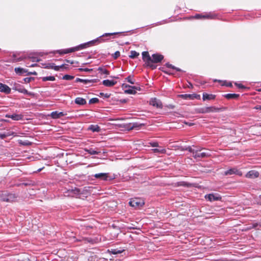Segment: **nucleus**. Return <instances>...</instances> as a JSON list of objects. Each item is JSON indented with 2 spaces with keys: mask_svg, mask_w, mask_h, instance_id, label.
<instances>
[{
  "mask_svg": "<svg viewBox=\"0 0 261 261\" xmlns=\"http://www.w3.org/2000/svg\"><path fill=\"white\" fill-rule=\"evenodd\" d=\"M200 150H196V152L193 156L195 159L205 158L211 156L210 151L200 152Z\"/></svg>",
  "mask_w": 261,
  "mask_h": 261,
  "instance_id": "nucleus-6",
  "label": "nucleus"
},
{
  "mask_svg": "<svg viewBox=\"0 0 261 261\" xmlns=\"http://www.w3.org/2000/svg\"><path fill=\"white\" fill-rule=\"evenodd\" d=\"M74 191H76L77 193H79V192H80V190L78 189H77V188H75Z\"/></svg>",
  "mask_w": 261,
  "mask_h": 261,
  "instance_id": "nucleus-57",
  "label": "nucleus"
},
{
  "mask_svg": "<svg viewBox=\"0 0 261 261\" xmlns=\"http://www.w3.org/2000/svg\"><path fill=\"white\" fill-rule=\"evenodd\" d=\"M80 70H81V71H86V72H89V71L92 70V69H89V68H80Z\"/></svg>",
  "mask_w": 261,
  "mask_h": 261,
  "instance_id": "nucleus-43",
  "label": "nucleus"
},
{
  "mask_svg": "<svg viewBox=\"0 0 261 261\" xmlns=\"http://www.w3.org/2000/svg\"><path fill=\"white\" fill-rule=\"evenodd\" d=\"M41 170V169H39L38 171H40Z\"/></svg>",
  "mask_w": 261,
  "mask_h": 261,
  "instance_id": "nucleus-62",
  "label": "nucleus"
},
{
  "mask_svg": "<svg viewBox=\"0 0 261 261\" xmlns=\"http://www.w3.org/2000/svg\"><path fill=\"white\" fill-rule=\"evenodd\" d=\"M236 85H237V87H238L239 88H241V89H243V88H245V86H243L242 84H236Z\"/></svg>",
  "mask_w": 261,
  "mask_h": 261,
  "instance_id": "nucleus-46",
  "label": "nucleus"
},
{
  "mask_svg": "<svg viewBox=\"0 0 261 261\" xmlns=\"http://www.w3.org/2000/svg\"><path fill=\"white\" fill-rule=\"evenodd\" d=\"M18 91L23 94H27L28 90L23 88H21L17 89Z\"/></svg>",
  "mask_w": 261,
  "mask_h": 261,
  "instance_id": "nucleus-38",
  "label": "nucleus"
},
{
  "mask_svg": "<svg viewBox=\"0 0 261 261\" xmlns=\"http://www.w3.org/2000/svg\"><path fill=\"white\" fill-rule=\"evenodd\" d=\"M17 199L15 194L3 191L0 193V200L6 202H13Z\"/></svg>",
  "mask_w": 261,
  "mask_h": 261,
  "instance_id": "nucleus-2",
  "label": "nucleus"
},
{
  "mask_svg": "<svg viewBox=\"0 0 261 261\" xmlns=\"http://www.w3.org/2000/svg\"><path fill=\"white\" fill-rule=\"evenodd\" d=\"M68 68V65L62 64L60 66H59V71L60 69H67Z\"/></svg>",
  "mask_w": 261,
  "mask_h": 261,
  "instance_id": "nucleus-41",
  "label": "nucleus"
},
{
  "mask_svg": "<svg viewBox=\"0 0 261 261\" xmlns=\"http://www.w3.org/2000/svg\"><path fill=\"white\" fill-rule=\"evenodd\" d=\"M139 55V54L135 50H132L130 51V55L129 56V58L132 59H135Z\"/></svg>",
  "mask_w": 261,
  "mask_h": 261,
  "instance_id": "nucleus-32",
  "label": "nucleus"
},
{
  "mask_svg": "<svg viewBox=\"0 0 261 261\" xmlns=\"http://www.w3.org/2000/svg\"><path fill=\"white\" fill-rule=\"evenodd\" d=\"M151 64L159 63L162 61L164 58V56L162 55L154 54L152 55Z\"/></svg>",
  "mask_w": 261,
  "mask_h": 261,
  "instance_id": "nucleus-12",
  "label": "nucleus"
},
{
  "mask_svg": "<svg viewBox=\"0 0 261 261\" xmlns=\"http://www.w3.org/2000/svg\"><path fill=\"white\" fill-rule=\"evenodd\" d=\"M97 71H98L99 73H100L101 74H104L108 75L110 74L109 71L103 67H99L97 69Z\"/></svg>",
  "mask_w": 261,
  "mask_h": 261,
  "instance_id": "nucleus-26",
  "label": "nucleus"
},
{
  "mask_svg": "<svg viewBox=\"0 0 261 261\" xmlns=\"http://www.w3.org/2000/svg\"><path fill=\"white\" fill-rule=\"evenodd\" d=\"M100 95L101 96H104L106 98H109L110 96L108 93L104 94L103 93H100Z\"/></svg>",
  "mask_w": 261,
  "mask_h": 261,
  "instance_id": "nucleus-47",
  "label": "nucleus"
},
{
  "mask_svg": "<svg viewBox=\"0 0 261 261\" xmlns=\"http://www.w3.org/2000/svg\"><path fill=\"white\" fill-rule=\"evenodd\" d=\"M140 88L135 86L129 87V88L125 90V93L129 94H135L136 93V90H139Z\"/></svg>",
  "mask_w": 261,
  "mask_h": 261,
  "instance_id": "nucleus-18",
  "label": "nucleus"
},
{
  "mask_svg": "<svg viewBox=\"0 0 261 261\" xmlns=\"http://www.w3.org/2000/svg\"><path fill=\"white\" fill-rule=\"evenodd\" d=\"M37 65H38L37 64L35 63V64H31L30 65H27V66H28V67H36Z\"/></svg>",
  "mask_w": 261,
  "mask_h": 261,
  "instance_id": "nucleus-53",
  "label": "nucleus"
},
{
  "mask_svg": "<svg viewBox=\"0 0 261 261\" xmlns=\"http://www.w3.org/2000/svg\"><path fill=\"white\" fill-rule=\"evenodd\" d=\"M205 197L206 199L210 201L219 200L221 199V197L219 195H215L213 194H209L208 195H206Z\"/></svg>",
  "mask_w": 261,
  "mask_h": 261,
  "instance_id": "nucleus-15",
  "label": "nucleus"
},
{
  "mask_svg": "<svg viewBox=\"0 0 261 261\" xmlns=\"http://www.w3.org/2000/svg\"><path fill=\"white\" fill-rule=\"evenodd\" d=\"M114 78H115V79H118V77H116V76H115V77H114Z\"/></svg>",
  "mask_w": 261,
  "mask_h": 261,
  "instance_id": "nucleus-63",
  "label": "nucleus"
},
{
  "mask_svg": "<svg viewBox=\"0 0 261 261\" xmlns=\"http://www.w3.org/2000/svg\"><path fill=\"white\" fill-rule=\"evenodd\" d=\"M42 80L43 82H46L47 81H55V77L54 76H44L42 77Z\"/></svg>",
  "mask_w": 261,
  "mask_h": 261,
  "instance_id": "nucleus-31",
  "label": "nucleus"
},
{
  "mask_svg": "<svg viewBox=\"0 0 261 261\" xmlns=\"http://www.w3.org/2000/svg\"><path fill=\"white\" fill-rule=\"evenodd\" d=\"M196 97H194V99L196 98V99H199L200 98V95H197L196 94Z\"/></svg>",
  "mask_w": 261,
  "mask_h": 261,
  "instance_id": "nucleus-55",
  "label": "nucleus"
},
{
  "mask_svg": "<svg viewBox=\"0 0 261 261\" xmlns=\"http://www.w3.org/2000/svg\"><path fill=\"white\" fill-rule=\"evenodd\" d=\"M14 70L16 73L19 74H22L24 73L28 72V70L20 67L15 68Z\"/></svg>",
  "mask_w": 261,
  "mask_h": 261,
  "instance_id": "nucleus-25",
  "label": "nucleus"
},
{
  "mask_svg": "<svg viewBox=\"0 0 261 261\" xmlns=\"http://www.w3.org/2000/svg\"><path fill=\"white\" fill-rule=\"evenodd\" d=\"M217 17V15L213 13L210 12L208 13H206L205 14H196L195 16V18L197 19H215Z\"/></svg>",
  "mask_w": 261,
  "mask_h": 261,
  "instance_id": "nucleus-8",
  "label": "nucleus"
},
{
  "mask_svg": "<svg viewBox=\"0 0 261 261\" xmlns=\"http://www.w3.org/2000/svg\"><path fill=\"white\" fill-rule=\"evenodd\" d=\"M11 88L7 85L0 83V92L5 94H9L11 92Z\"/></svg>",
  "mask_w": 261,
  "mask_h": 261,
  "instance_id": "nucleus-16",
  "label": "nucleus"
},
{
  "mask_svg": "<svg viewBox=\"0 0 261 261\" xmlns=\"http://www.w3.org/2000/svg\"><path fill=\"white\" fill-rule=\"evenodd\" d=\"M27 57H21L17 59H14V62H18V61H21L23 59H26Z\"/></svg>",
  "mask_w": 261,
  "mask_h": 261,
  "instance_id": "nucleus-42",
  "label": "nucleus"
},
{
  "mask_svg": "<svg viewBox=\"0 0 261 261\" xmlns=\"http://www.w3.org/2000/svg\"><path fill=\"white\" fill-rule=\"evenodd\" d=\"M162 24V23H161V22H158L157 23H155V25H158V24Z\"/></svg>",
  "mask_w": 261,
  "mask_h": 261,
  "instance_id": "nucleus-60",
  "label": "nucleus"
},
{
  "mask_svg": "<svg viewBox=\"0 0 261 261\" xmlns=\"http://www.w3.org/2000/svg\"><path fill=\"white\" fill-rule=\"evenodd\" d=\"M152 150L154 153H165L166 152V149L163 148H154Z\"/></svg>",
  "mask_w": 261,
  "mask_h": 261,
  "instance_id": "nucleus-30",
  "label": "nucleus"
},
{
  "mask_svg": "<svg viewBox=\"0 0 261 261\" xmlns=\"http://www.w3.org/2000/svg\"><path fill=\"white\" fill-rule=\"evenodd\" d=\"M228 86H231V83L228 84Z\"/></svg>",
  "mask_w": 261,
  "mask_h": 261,
  "instance_id": "nucleus-61",
  "label": "nucleus"
},
{
  "mask_svg": "<svg viewBox=\"0 0 261 261\" xmlns=\"http://www.w3.org/2000/svg\"><path fill=\"white\" fill-rule=\"evenodd\" d=\"M254 109H256V110H261V106L257 105L254 108Z\"/></svg>",
  "mask_w": 261,
  "mask_h": 261,
  "instance_id": "nucleus-51",
  "label": "nucleus"
},
{
  "mask_svg": "<svg viewBox=\"0 0 261 261\" xmlns=\"http://www.w3.org/2000/svg\"><path fill=\"white\" fill-rule=\"evenodd\" d=\"M92 81L90 80L82 79H80V78H76L75 80V82H76V83L81 82V83H84L86 84L91 83Z\"/></svg>",
  "mask_w": 261,
  "mask_h": 261,
  "instance_id": "nucleus-29",
  "label": "nucleus"
},
{
  "mask_svg": "<svg viewBox=\"0 0 261 261\" xmlns=\"http://www.w3.org/2000/svg\"><path fill=\"white\" fill-rule=\"evenodd\" d=\"M85 151L91 155L98 154L100 153L99 151H97L96 150H94L92 148H89V149L85 148Z\"/></svg>",
  "mask_w": 261,
  "mask_h": 261,
  "instance_id": "nucleus-27",
  "label": "nucleus"
},
{
  "mask_svg": "<svg viewBox=\"0 0 261 261\" xmlns=\"http://www.w3.org/2000/svg\"><path fill=\"white\" fill-rule=\"evenodd\" d=\"M73 78H74L73 76L68 75V74H66L63 76L62 79L64 80H71L73 79Z\"/></svg>",
  "mask_w": 261,
  "mask_h": 261,
  "instance_id": "nucleus-34",
  "label": "nucleus"
},
{
  "mask_svg": "<svg viewBox=\"0 0 261 261\" xmlns=\"http://www.w3.org/2000/svg\"><path fill=\"white\" fill-rule=\"evenodd\" d=\"M120 56V53L119 51H116L113 55V57L116 59Z\"/></svg>",
  "mask_w": 261,
  "mask_h": 261,
  "instance_id": "nucleus-39",
  "label": "nucleus"
},
{
  "mask_svg": "<svg viewBox=\"0 0 261 261\" xmlns=\"http://www.w3.org/2000/svg\"><path fill=\"white\" fill-rule=\"evenodd\" d=\"M129 204L132 207H139L144 205V202L142 199L135 198L132 199L129 202Z\"/></svg>",
  "mask_w": 261,
  "mask_h": 261,
  "instance_id": "nucleus-4",
  "label": "nucleus"
},
{
  "mask_svg": "<svg viewBox=\"0 0 261 261\" xmlns=\"http://www.w3.org/2000/svg\"><path fill=\"white\" fill-rule=\"evenodd\" d=\"M186 150L189 151L191 153H192L193 156H194L195 152H196V150L193 149L191 146H189L187 147Z\"/></svg>",
  "mask_w": 261,
  "mask_h": 261,
  "instance_id": "nucleus-37",
  "label": "nucleus"
},
{
  "mask_svg": "<svg viewBox=\"0 0 261 261\" xmlns=\"http://www.w3.org/2000/svg\"><path fill=\"white\" fill-rule=\"evenodd\" d=\"M185 123L189 126H192L193 125V123H192L185 122Z\"/></svg>",
  "mask_w": 261,
  "mask_h": 261,
  "instance_id": "nucleus-56",
  "label": "nucleus"
},
{
  "mask_svg": "<svg viewBox=\"0 0 261 261\" xmlns=\"http://www.w3.org/2000/svg\"><path fill=\"white\" fill-rule=\"evenodd\" d=\"M108 173H100L94 174L93 176L96 178L106 181L108 180Z\"/></svg>",
  "mask_w": 261,
  "mask_h": 261,
  "instance_id": "nucleus-14",
  "label": "nucleus"
},
{
  "mask_svg": "<svg viewBox=\"0 0 261 261\" xmlns=\"http://www.w3.org/2000/svg\"><path fill=\"white\" fill-rule=\"evenodd\" d=\"M6 117L11 118L13 120L18 121V120H22L23 118V116L22 114H6Z\"/></svg>",
  "mask_w": 261,
  "mask_h": 261,
  "instance_id": "nucleus-13",
  "label": "nucleus"
},
{
  "mask_svg": "<svg viewBox=\"0 0 261 261\" xmlns=\"http://www.w3.org/2000/svg\"><path fill=\"white\" fill-rule=\"evenodd\" d=\"M259 173L256 170H250L248 171L245 175V177L248 178H255L259 176Z\"/></svg>",
  "mask_w": 261,
  "mask_h": 261,
  "instance_id": "nucleus-11",
  "label": "nucleus"
},
{
  "mask_svg": "<svg viewBox=\"0 0 261 261\" xmlns=\"http://www.w3.org/2000/svg\"><path fill=\"white\" fill-rule=\"evenodd\" d=\"M174 69H175L177 71H181V70L178 68H177L176 67H175Z\"/></svg>",
  "mask_w": 261,
  "mask_h": 261,
  "instance_id": "nucleus-54",
  "label": "nucleus"
},
{
  "mask_svg": "<svg viewBox=\"0 0 261 261\" xmlns=\"http://www.w3.org/2000/svg\"><path fill=\"white\" fill-rule=\"evenodd\" d=\"M216 98V95L214 94H209L206 93H203L202 94V99L203 101L206 100H213Z\"/></svg>",
  "mask_w": 261,
  "mask_h": 261,
  "instance_id": "nucleus-21",
  "label": "nucleus"
},
{
  "mask_svg": "<svg viewBox=\"0 0 261 261\" xmlns=\"http://www.w3.org/2000/svg\"><path fill=\"white\" fill-rule=\"evenodd\" d=\"M67 62L68 63H69L70 64H73V62L72 61H70L69 60H66Z\"/></svg>",
  "mask_w": 261,
  "mask_h": 261,
  "instance_id": "nucleus-58",
  "label": "nucleus"
},
{
  "mask_svg": "<svg viewBox=\"0 0 261 261\" xmlns=\"http://www.w3.org/2000/svg\"><path fill=\"white\" fill-rule=\"evenodd\" d=\"M150 144L151 146L152 147H158V146H159L158 143H157V142L150 143Z\"/></svg>",
  "mask_w": 261,
  "mask_h": 261,
  "instance_id": "nucleus-44",
  "label": "nucleus"
},
{
  "mask_svg": "<svg viewBox=\"0 0 261 261\" xmlns=\"http://www.w3.org/2000/svg\"><path fill=\"white\" fill-rule=\"evenodd\" d=\"M142 59L144 62H145V64L147 66L149 67L152 69H155L156 68V66L153 64H151V58L149 55L148 51H143L142 53Z\"/></svg>",
  "mask_w": 261,
  "mask_h": 261,
  "instance_id": "nucleus-3",
  "label": "nucleus"
},
{
  "mask_svg": "<svg viewBox=\"0 0 261 261\" xmlns=\"http://www.w3.org/2000/svg\"><path fill=\"white\" fill-rule=\"evenodd\" d=\"M233 174L241 176L242 175V172L237 168H232L225 171L224 173V175H231Z\"/></svg>",
  "mask_w": 261,
  "mask_h": 261,
  "instance_id": "nucleus-9",
  "label": "nucleus"
},
{
  "mask_svg": "<svg viewBox=\"0 0 261 261\" xmlns=\"http://www.w3.org/2000/svg\"><path fill=\"white\" fill-rule=\"evenodd\" d=\"M43 55V53L42 52L32 53L29 54L28 58L31 59L32 62H38L41 60L40 57H42Z\"/></svg>",
  "mask_w": 261,
  "mask_h": 261,
  "instance_id": "nucleus-5",
  "label": "nucleus"
},
{
  "mask_svg": "<svg viewBox=\"0 0 261 261\" xmlns=\"http://www.w3.org/2000/svg\"><path fill=\"white\" fill-rule=\"evenodd\" d=\"M74 102L76 104L79 105H84L86 103V99L80 97H76L75 99Z\"/></svg>",
  "mask_w": 261,
  "mask_h": 261,
  "instance_id": "nucleus-23",
  "label": "nucleus"
},
{
  "mask_svg": "<svg viewBox=\"0 0 261 261\" xmlns=\"http://www.w3.org/2000/svg\"><path fill=\"white\" fill-rule=\"evenodd\" d=\"M7 135L5 134H0V138L1 139H4L6 137Z\"/></svg>",
  "mask_w": 261,
  "mask_h": 261,
  "instance_id": "nucleus-50",
  "label": "nucleus"
},
{
  "mask_svg": "<svg viewBox=\"0 0 261 261\" xmlns=\"http://www.w3.org/2000/svg\"><path fill=\"white\" fill-rule=\"evenodd\" d=\"M66 115V114L63 112H59L58 111H54L51 113L50 116L53 119H58L61 117L64 116Z\"/></svg>",
  "mask_w": 261,
  "mask_h": 261,
  "instance_id": "nucleus-17",
  "label": "nucleus"
},
{
  "mask_svg": "<svg viewBox=\"0 0 261 261\" xmlns=\"http://www.w3.org/2000/svg\"><path fill=\"white\" fill-rule=\"evenodd\" d=\"M121 33H122L121 32H115V33H105L103 35H102L101 36H100L99 38H97L96 39L89 41L87 43L81 44H80L78 46H76L75 47H74L64 49L58 50L57 51V52L60 55L66 54H68L70 53H72V52H74L75 51L79 50L80 49H83L86 48L88 47L89 46V45H90V44H93L96 42L100 43V42H105L106 41L109 40V38L104 39H103V37H108V36H112V35H116V34H121Z\"/></svg>",
  "mask_w": 261,
  "mask_h": 261,
  "instance_id": "nucleus-1",
  "label": "nucleus"
},
{
  "mask_svg": "<svg viewBox=\"0 0 261 261\" xmlns=\"http://www.w3.org/2000/svg\"><path fill=\"white\" fill-rule=\"evenodd\" d=\"M259 224L257 223H254L252 224V227L256 228Z\"/></svg>",
  "mask_w": 261,
  "mask_h": 261,
  "instance_id": "nucleus-52",
  "label": "nucleus"
},
{
  "mask_svg": "<svg viewBox=\"0 0 261 261\" xmlns=\"http://www.w3.org/2000/svg\"><path fill=\"white\" fill-rule=\"evenodd\" d=\"M219 109L216 108L215 107H204V108H201L198 109V112L200 113H207L210 112H218L219 111Z\"/></svg>",
  "mask_w": 261,
  "mask_h": 261,
  "instance_id": "nucleus-7",
  "label": "nucleus"
},
{
  "mask_svg": "<svg viewBox=\"0 0 261 261\" xmlns=\"http://www.w3.org/2000/svg\"><path fill=\"white\" fill-rule=\"evenodd\" d=\"M27 74H28V75H36L37 74V72L36 71H34V72H28Z\"/></svg>",
  "mask_w": 261,
  "mask_h": 261,
  "instance_id": "nucleus-49",
  "label": "nucleus"
},
{
  "mask_svg": "<svg viewBox=\"0 0 261 261\" xmlns=\"http://www.w3.org/2000/svg\"><path fill=\"white\" fill-rule=\"evenodd\" d=\"M123 251V249L120 250L118 249H111V250L110 252L113 254H117L121 253Z\"/></svg>",
  "mask_w": 261,
  "mask_h": 261,
  "instance_id": "nucleus-33",
  "label": "nucleus"
},
{
  "mask_svg": "<svg viewBox=\"0 0 261 261\" xmlns=\"http://www.w3.org/2000/svg\"><path fill=\"white\" fill-rule=\"evenodd\" d=\"M116 81L114 80H105L102 81V84L108 87H111L116 85Z\"/></svg>",
  "mask_w": 261,
  "mask_h": 261,
  "instance_id": "nucleus-19",
  "label": "nucleus"
},
{
  "mask_svg": "<svg viewBox=\"0 0 261 261\" xmlns=\"http://www.w3.org/2000/svg\"><path fill=\"white\" fill-rule=\"evenodd\" d=\"M125 80L127 82H128V83H129L132 84H134L135 83V81L133 80V78H132V77H131V76H127L125 79Z\"/></svg>",
  "mask_w": 261,
  "mask_h": 261,
  "instance_id": "nucleus-36",
  "label": "nucleus"
},
{
  "mask_svg": "<svg viewBox=\"0 0 261 261\" xmlns=\"http://www.w3.org/2000/svg\"><path fill=\"white\" fill-rule=\"evenodd\" d=\"M149 103L150 105L157 108H162L163 105L161 100L156 98H151L150 100Z\"/></svg>",
  "mask_w": 261,
  "mask_h": 261,
  "instance_id": "nucleus-10",
  "label": "nucleus"
},
{
  "mask_svg": "<svg viewBox=\"0 0 261 261\" xmlns=\"http://www.w3.org/2000/svg\"><path fill=\"white\" fill-rule=\"evenodd\" d=\"M132 86H129L128 85H126V84H123L122 85V87H123L124 88L126 89H127L129 88V87H131Z\"/></svg>",
  "mask_w": 261,
  "mask_h": 261,
  "instance_id": "nucleus-48",
  "label": "nucleus"
},
{
  "mask_svg": "<svg viewBox=\"0 0 261 261\" xmlns=\"http://www.w3.org/2000/svg\"><path fill=\"white\" fill-rule=\"evenodd\" d=\"M88 129L92 131L93 132H99L100 128L97 125H91L89 126Z\"/></svg>",
  "mask_w": 261,
  "mask_h": 261,
  "instance_id": "nucleus-24",
  "label": "nucleus"
},
{
  "mask_svg": "<svg viewBox=\"0 0 261 261\" xmlns=\"http://www.w3.org/2000/svg\"><path fill=\"white\" fill-rule=\"evenodd\" d=\"M46 68L53 69L55 71H59V66H57L54 63H49L45 67Z\"/></svg>",
  "mask_w": 261,
  "mask_h": 261,
  "instance_id": "nucleus-28",
  "label": "nucleus"
},
{
  "mask_svg": "<svg viewBox=\"0 0 261 261\" xmlns=\"http://www.w3.org/2000/svg\"><path fill=\"white\" fill-rule=\"evenodd\" d=\"M166 65L167 67L170 68L174 69V68H175V66H173L172 65H171L169 63H166Z\"/></svg>",
  "mask_w": 261,
  "mask_h": 261,
  "instance_id": "nucleus-45",
  "label": "nucleus"
},
{
  "mask_svg": "<svg viewBox=\"0 0 261 261\" xmlns=\"http://www.w3.org/2000/svg\"><path fill=\"white\" fill-rule=\"evenodd\" d=\"M239 94L236 93H228L223 95L227 99H236L239 98Z\"/></svg>",
  "mask_w": 261,
  "mask_h": 261,
  "instance_id": "nucleus-20",
  "label": "nucleus"
},
{
  "mask_svg": "<svg viewBox=\"0 0 261 261\" xmlns=\"http://www.w3.org/2000/svg\"><path fill=\"white\" fill-rule=\"evenodd\" d=\"M99 101V99L97 98H92L89 101V104L96 103Z\"/></svg>",
  "mask_w": 261,
  "mask_h": 261,
  "instance_id": "nucleus-35",
  "label": "nucleus"
},
{
  "mask_svg": "<svg viewBox=\"0 0 261 261\" xmlns=\"http://www.w3.org/2000/svg\"><path fill=\"white\" fill-rule=\"evenodd\" d=\"M196 94H181L179 96L185 99H194V97H196Z\"/></svg>",
  "mask_w": 261,
  "mask_h": 261,
  "instance_id": "nucleus-22",
  "label": "nucleus"
},
{
  "mask_svg": "<svg viewBox=\"0 0 261 261\" xmlns=\"http://www.w3.org/2000/svg\"><path fill=\"white\" fill-rule=\"evenodd\" d=\"M128 229H136V228L135 227H128Z\"/></svg>",
  "mask_w": 261,
  "mask_h": 261,
  "instance_id": "nucleus-59",
  "label": "nucleus"
},
{
  "mask_svg": "<svg viewBox=\"0 0 261 261\" xmlns=\"http://www.w3.org/2000/svg\"><path fill=\"white\" fill-rule=\"evenodd\" d=\"M34 80V78L33 77H25L23 79V81L25 83H29L30 82H31V81L32 80Z\"/></svg>",
  "mask_w": 261,
  "mask_h": 261,
  "instance_id": "nucleus-40",
  "label": "nucleus"
}]
</instances>
